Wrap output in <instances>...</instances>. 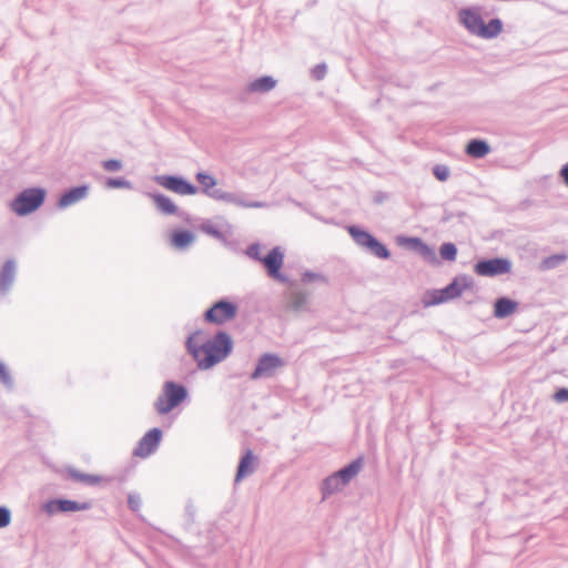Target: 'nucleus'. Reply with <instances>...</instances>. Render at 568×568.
<instances>
[{
	"label": "nucleus",
	"mask_w": 568,
	"mask_h": 568,
	"mask_svg": "<svg viewBox=\"0 0 568 568\" xmlns=\"http://www.w3.org/2000/svg\"><path fill=\"white\" fill-rule=\"evenodd\" d=\"M202 335L203 331L200 328L190 333L184 341V347L200 371H209L224 362L233 353L234 341L225 329H217L200 342L199 337Z\"/></svg>",
	"instance_id": "nucleus-1"
},
{
	"label": "nucleus",
	"mask_w": 568,
	"mask_h": 568,
	"mask_svg": "<svg viewBox=\"0 0 568 568\" xmlns=\"http://www.w3.org/2000/svg\"><path fill=\"white\" fill-rule=\"evenodd\" d=\"M197 183L195 195L201 193L209 199L232 204L243 209H264L268 203L264 201H248L245 192H227L217 187L219 181L215 175L209 171L200 170L194 175Z\"/></svg>",
	"instance_id": "nucleus-2"
},
{
	"label": "nucleus",
	"mask_w": 568,
	"mask_h": 568,
	"mask_svg": "<svg viewBox=\"0 0 568 568\" xmlns=\"http://www.w3.org/2000/svg\"><path fill=\"white\" fill-rule=\"evenodd\" d=\"M459 23L473 36L485 40L496 39L504 29V22L500 18H491L485 22L481 16V7L469 6L459 9Z\"/></svg>",
	"instance_id": "nucleus-3"
},
{
	"label": "nucleus",
	"mask_w": 568,
	"mask_h": 568,
	"mask_svg": "<svg viewBox=\"0 0 568 568\" xmlns=\"http://www.w3.org/2000/svg\"><path fill=\"white\" fill-rule=\"evenodd\" d=\"M365 464L363 455L357 456L339 469L333 471L320 483V493L322 500L341 493L351 481L357 477Z\"/></svg>",
	"instance_id": "nucleus-4"
},
{
	"label": "nucleus",
	"mask_w": 568,
	"mask_h": 568,
	"mask_svg": "<svg viewBox=\"0 0 568 568\" xmlns=\"http://www.w3.org/2000/svg\"><path fill=\"white\" fill-rule=\"evenodd\" d=\"M186 402H190L189 388L181 382L166 379L153 403V408L158 415L165 416Z\"/></svg>",
	"instance_id": "nucleus-5"
},
{
	"label": "nucleus",
	"mask_w": 568,
	"mask_h": 568,
	"mask_svg": "<svg viewBox=\"0 0 568 568\" xmlns=\"http://www.w3.org/2000/svg\"><path fill=\"white\" fill-rule=\"evenodd\" d=\"M48 191L43 186H29L20 191L9 203L10 210L19 217L37 212L45 202Z\"/></svg>",
	"instance_id": "nucleus-6"
},
{
	"label": "nucleus",
	"mask_w": 568,
	"mask_h": 568,
	"mask_svg": "<svg viewBox=\"0 0 568 568\" xmlns=\"http://www.w3.org/2000/svg\"><path fill=\"white\" fill-rule=\"evenodd\" d=\"M354 243L366 253L386 261L392 256L390 250L371 231L359 224H349L346 227Z\"/></svg>",
	"instance_id": "nucleus-7"
},
{
	"label": "nucleus",
	"mask_w": 568,
	"mask_h": 568,
	"mask_svg": "<svg viewBox=\"0 0 568 568\" xmlns=\"http://www.w3.org/2000/svg\"><path fill=\"white\" fill-rule=\"evenodd\" d=\"M239 303L227 296L213 302L202 314V320L206 324L222 326L236 318L239 314Z\"/></svg>",
	"instance_id": "nucleus-8"
},
{
	"label": "nucleus",
	"mask_w": 568,
	"mask_h": 568,
	"mask_svg": "<svg viewBox=\"0 0 568 568\" xmlns=\"http://www.w3.org/2000/svg\"><path fill=\"white\" fill-rule=\"evenodd\" d=\"M285 252L282 246L276 245L273 246L262 260V264L266 270V274L273 281H276L281 284H285L290 287L295 286V282L292 281L286 274L282 272L284 266Z\"/></svg>",
	"instance_id": "nucleus-9"
},
{
	"label": "nucleus",
	"mask_w": 568,
	"mask_h": 568,
	"mask_svg": "<svg viewBox=\"0 0 568 568\" xmlns=\"http://www.w3.org/2000/svg\"><path fill=\"white\" fill-rule=\"evenodd\" d=\"M513 268V262L505 256L480 257L473 270L475 274L483 277H497L509 274Z\"/></svg>",
	"instance_id": "nucleus-10"
},
{
	"label": "nucleus",
	"mask_w": 568,
	"mask_h": 568,
	"mask_svg": "<svg viewBox=\"0 0 568 568\" xmlns=\"http://www.w3.org/2000/svg\"><path fill=\"white\" fill-rule=\"evenodd\" d=\"M91 507L92 503L89 500L78 501L63 496L49 498L41 505L42 511L48 516L89 510Z\"/></svg>",
	"instance_id": "nucleus-11"
},
{
	"label": "nucleus",
	"mask_w": 568,
	"mask_h": 568,
	"mask_svg": "<svg viewBox=\"0 0 568 568\" xmlns=\"http://www.w3.org/2000/svg\"><path fill=\"white\" fill-rule=\"evenodd\" d=\"M285 365V361L276 353H263L256 359L253 371L250 373L251 381L270 378L276 371Z\"/></svg>",
	"instance_id": "nucleus-12"
},
{
	"label": "nucleus",
	"mask_w": 568,
	"mask_h": 568,
	"mask_svg": "<svg viewBox=\"0 0 568 568\" xmlns=\"http://www.w3.org/2000/svg\"><path fill=\"white\" fill-rule=\"evenodd\" d=\"M163 189L179 195H195L196 184L182 174H160L153 178Z\"/></svg>",
	"instance_id": "nucleus-13"
},
{
	"label": "nucleus",
	"mask_w": 568,
	"mask_h": 568,
	"mask_svg": "<svg viewBox=\"0 0 568 568\" xmlns=\"http://www.w3.org/2000/svg\"><path fill=\"white\" fill-rule=\"evenodd\" d=\"M396 242L399 246L409 250L430 264H438L435 248L419 236L398 235Z\"/></svg>",
	"instance_id": "nucleus-14"
},
{
	"label": "nucleus",
	"mask_w": 568,
	"mask_h": 568,
	"mask_svg": "<svg viewBox=\"0 0 568 568\" xmlns=\"http://www.w3.org/2000/svg\"><path fill=\"white\" fill-rule=\"evenodd\" d=\"M163 430L160 427H152L139 439L132 455L139 458H148L155 454L163 439Z\"/></svg>",
	"instance_id": "nucleus-15"
},
{
	"label": "nucleus",
	"mask_w": 568,
	"mask_h": 568,
	"mask_svg": "<svg viewBox=\"0 0 568 568\" xmlns=\"http://www.w3.org/2000/svg\"><path fill=\"white\" fill-rule=\"evenodd\" d=\"M91 185L89 183H81L72 185L63 190L57 199L55 207L58 210H65L89 196Z\"/></svg>",
	"instance_id": "nucleus-16"
},
{
	"label": "nucleus",
	"mask_w": 568,
	"mask_h": 568,
	"mask_svg": "<svg viewBox=\"0 0 568 568\" xmlns=\"http://www.w3.org/2000/svg\"><path fill=\"white\" fill-rule=\"evenodd\" d=\"M474 286V278L467 274H458L442 287V292L447 302L456 300L463 295L466 290Z\"/></svg>",
	"instance_id": "nucleus-17"
},
{
	"label": "nucleus",
	"mask_w": 568,
	"mask_h": 568,
	"mask_svg": "<svg viewBox=\"0 0 568 568\" xmlns=\"http://www.w3.org/2000/svg\"><path fill=\"white\" fill-rule=\"evenodd\" d=\"M257 464V458L254 455L253 450L247 448L242 456L236 466V471L234 476V483L237 484L245 479L247 476L254 473Z\"/></svg>",
	"instance_id": "nucleus-18"
},
{
	"label": "nucleus",
	"mask_w": 568,
	"mask_h": 568,
	"mask_svg": "<svg viewBox=\"0 0 568 568\" xmlns=\"http://www.w3.org/2000/svg\"><path fill=\"white\" fill-rule=\"evenodd\" d=\"M519 302L509 296H499L494 301L493 315L498 320H505L514 315L519 308Z\"/></svg>",
	"instance_id": "nucleus-19"
},
{
	"label": "nucleus",
	"mask_w": 568,
	"mask_h": 568,
	"mask_svg": "<svg viewBox=\"0 0 568 568\" xmlns=\"http://www.w3.org/2000/svg\"><path fill=\"white\" fill-rule=\"evenodd\" d=\"M145 195L153 201L156 210L161 214L170 216V215H175V213H179V206L166 194L161 193L159 191H153V192H145Z\"/></svg>",
	"instance_id": "nucleus-20"
},
{
	"label": "nucleus",
	"mask_w": 568,
	"mask_h": 568,
	"mask_svg": "<svg viewBox=\"0 0 568 568\" xmlns=\"http://www.w3.org/2000/svg\"><path fill=\"white\" fill-rule=\"evenodd\" d=\"M17 274V262L14 258H8L1 266L0 270V293L2 295L8 294L16 280Z\"/></svg>",
	"instance_id": "nucleus-21"
},
{
	"label": "nucleus",
	"mask_w": 568,
	"mask_h": 568,
	"mask_svg": "<svg viewBox=\"0 0 568 568\" xmlns=\"http://www.w3.org/2000/svg\"><path fill=\"white\" fill-rule=\"evenodd\" d=\"M195 234L184 227H175L170 233V244L178 251L189 248L195 242Z\"/></svg>",
	"instance_id": "nucleus-22"
},
{
	"label": "nucleus",
	"mask_w": 568,
	"mask_h": 568,
	"mask_svg": "<svg viewBox=\"0 0 568 568\" xmlns=\"http://www.w3.org/2000/svg\"><path fill=\"white\" fill-rule=\"evenodd\" d=\"M464 151L469 158L479 160L491 152V146L486 139L473 138L467 141Z\"/></svg>",
	"instance_id": "nucleus-23"
},
{
	"label": "nucleus",
	"mask_w": 568,
	"mask_h": 568,
	"mask_svg": "<svg viewBox=\"0 0 568 568\" xmlns=\"http://www.w3.org/2000/svg\"><path fill=\"white\" fill-rule=\"evenodd\" d=\"M199 231L202 233L217 240L221 242L225 247H229L231 250H234V242L230 241L227 236L224 234V232L215 225L212 220L210 219H202L201 224L199 225Z\"/></svg>",
	"instance_id": "nucleus-24"
},
{
	"label": "nucleus",
	"mask_w": 568,
	"mask_h": 568,
	"mask_svg": "<svg viewBox=\"0 0 568 568\" xmlns=\"http://www.w3.org/2000/svg\"><path fill=\"white\" fill-rule=\"evenodd\" d=\"M277 84V80L273 75L264 74L250 81L246 85L245 93H267Z\"/></svg>",
	"instance_id": "nucleus-25"
},
{
	"label": "nucleus",
	"mask_w": 568,
	"mask_h": 568,
	"mask_svg": "<svg viewBox=\"0 0 568 568\" xmlns=\"http://www.w3.org/2000/svg\"><path fill=\"white\" fill-rule=\"evenodd\" d=\"M447 303L442 288H428L422 296V304L424 307L437 306Z\"/></svg>",
	"instance_id": "nucleus-26"
},
{
	"label": "nucleus",
	"mask_w": 568,
	"mask_h": 568,
	"mask_svg": "<svg viewBox=\"0 0 568 568\" xmlns=\"http://www.w3.org/2000/svg\"><path fill=\"white\" fill-rule=\"evenodd\" d=\"M310 293L305 290H295L292 292L288 305L290 308L296 312L304 311L307 306Z\"/></svg>",
	"instance_id": "nucleus-27"
},
{
	"label": "nucleus",
	"mask_w": 568,
	"mask_h": 568,
	"mask_svg": "<svg viewBox=\"0 0 568 568\" xmlns=\"http://www.w3.org/2000/svg\"><path fill=\"white\" fill-rule=\"evenodd\" d=\"M104 187L110 190L125 189L132 190L133 184L124 176H108L104 181Z\"/></svg>",
	"instance_id": "nucleus-28"
},
{
	"label": "nucleus",
	"mask_w": 568,
	"mask_h": 568,
	"mask_svg": "<svg viewBox=\"0 0 568 568\" xmlns=\"http://www.w3.org/2000/svg\"><path fill=\"white\" fill-rule=\"evenodd\" d=\"M458 250L455 243L444 242L439 246V256L443 261L455 262L457 258Z\"/></svg>",
	"instance_id": "nucleus-29"
},
{
	"label": "nucleus",
	"mask_w": 568,
	"mask_h": 568,
	"mask_svg": "<svg viewBox=\"0 0 568 568\" xmlns=\"http://www.w3.org/2000/svg\"><path fill=\"white\" fill-rule=\"evenodd\" d=\"M301 281L304 284H313V283H318V284H323V285L328 284V278L323 273L315 272L312 270H305L301 274Z\"/></svg>",
	"instance_id": "nucleus-30"
},
{
	"label": "nucleus",
	"mask_w": 568,
	"mask_h": 568,
	"mask_svg": "<svg viewBox=\"0 0 568 568\" xmlns=\"http://www.w3.org/2000/svg\"><path fill=\"white\" fill-rule=\"evenodd\" d=\"M142 506V498L141 495L136 491H131L128 494V507L129 509L136 515V517L144 521L143 515L140 513Z\"/></svg>",
	"instance_id": "nucleus-31"
},
{
	"label": "nucleus",
	"mask_w": 568,
	"mask_h": 568,
	"mask_svg": "<svg viewBox=\"0 0 568 568\" xmlns=\"http://www.w3.org/2000/svg\"><path fill=\"white\" fill-rule=\"evenodd\" d=\"M0 383H2L3 386L9 390L14 388V381L10 369L2 361H0Z\"/></svg>",
	"instance_id": "nucleus-32"
},
{
	"label": "nucleus",
	"mask_w": 568,
	"mask_h": 568,
	"mask_svg": "<svg viewBox=\"0 0 568 568\" xmlns=\"http://www.w3.org/2000/svg\"><path fill=\"white\" fill-rule=\"evenodd\" d=\"M566 258H567L566 254L549 255L542 260L541 268L542 270H552V268L559 266L562 262H565Z\"/></svg>",
	"instance_id": "nucleus-33"
},
{
	"label": "nucleus",
	"mask_w": 568,
	"mask_h": 568,
	"mask_svg": "<svg viewBox=\"0 0 568 568\" xmlns=\"http://www.w3.org/2000/svg\"><path fill=\"white\" fill-rule=\"evenodd\" d=\"M261 250H262L261 243L260 242H253L250 245H247V247L245 248L244 253L251 260L261 263L262 260H263V256H264V255L261 254Z\"/></svg>",
	"instance_id": "nucleus-34"
},
{
	"label": "nucleus",
	"mask_w": 568,
	"mask_h": 568,
	"mask_svg": "<svg viewBox=\"0 0 568 568\" xmlns=\"http://www.w3.org/2000/svg\"><path fill=\"white\" fill-rule=\"evenodd\" d=\"M101 166L106 172H120L123 169V162L120 159H106L101 161Z\"/></svg>",
	"instance_id": "nucleus-35"
},
{
	"label": "nucleus",
	"mask_w": 568,
	"mask_h": 568,
	"mask_svg": "<svg viewBox=\"0 0 568 568\" xmlns=\"http://www.w3.org/2000/svg\"><path fill=\"white\" fill-rule=\"evenodd\" d=\"M432 173L439 182H445L450 176V170L445 164H435L432 169Z\"/></svg>",
	"instance_id": "nucleus-36"
},
{
	"label": "nucleus",
	"mask_w": 568,
	"mask_h": 568,
	"mask_svg": "<svg viewBox=\"0 0 568 568\" xmlns=\"http://www.w3.org/2000/svg\"><path fill=\"white\" fill-rule=\"evenodd\" d=\"M326 73H327V64L325 62L315 64L311 70L312 78L317 81L323 80L325 78Z\"/></svg>",
	"instance_id": "nucleus-37"
},
{
	"label": "nucleus",
	"mask_w": 568,
	"mask_h": 568,
	"mask_svg": "<svg viewBox=\"0 0 568 568\" xmlns=\"http://www.w3.org/2000/svg\"><path fill=\"white\" fill-rule=\"evenodd\" d=\"M551 398L558 404L568 403V388L557 387L552 393Z\"/></svg>",
	"instance_id": "nucleus-38"
},
{
	"label": "nucleus",
	"mask_w": 568,
	"mask_h": 568,
	"mask_svg": "<svg viewBox=\"0 0 568 568\" xmlns=\"http://www.w3.org/2000/svg\"><path fill=\"white\" fill-rule=\"evenodd\" d=\"M11 510L7 506H0V528H6L11 523Z\"/></svg>",
	"instance_id": "nucleus-39"
},
{
	"label": "nucleus",
	"mask_w": 568,
	"mask_h": 568,
	"mask_svg": "<svg viewBox=\"0 0 568 568\" xmlns=\"http://www.w3.org/2000/svg\"><path fill=\"white\" fill-rule=\"evenodd\" d=\"M67 474L71 480L83 484L85 473H83L72 466H69V467H67Z\"/></svg>",
	"instance_id": "nucleus-40"
},
{
	"label": "nucleus",
	"mask_w": 568,
	"mask_h": 568,
	"mask_svg": "<svg viewBox=\"0 0 568 568\" xmlns=\"http://www.w3.org/2000/svg\"><path fill=\"white\" fill-rule=\"evenodd\" d=\"M103 481V477L94 474H87L84 476L83 484L87 486H97Z\"/></svg>",
	"instance_id": "nucleus-41"
},
{
	"label": "nucleus",
	"mask_w": 568,
	"mask_h": 568,
	"mask_svg": "<svg viewBox=\"0 0 568 568\" xmlns=\"http://www.w3.org/2000/svg\"><path fill=\"white\" fill-rule=\"evenodd\" d=\"M185 516H186V525L187 526H191L194 524V519H195V508L193 507V505H186L185 507Z\"/></svg>",
	"instance_id": "nucleus-42"
},
{
	"label": "nucleus",
	"mask_w": 568,
	"mask_h": 568,
	"mask_svg": "<svg viewBox=\"0 0 568 568\" xmlns=\"http://www.w3.org/2000/svg\"><path fill=\"white\" fill-rule=\"evenodd\" d=\"M455 216H458V217H463L465 216V212H462V211H458V212H452V211H448V210H445L444 211V215L442 217V222L443 223H447L449 222L452 219H454Z\"/></svg>",
	"instance_id": "nucleus-43"
},
{
	"label": "nucleus",
	"mask_w": 568,
	"mask_h": 568,
	"mask_svg": "<svg viewBox=\"0 0 568 568\" xmlns=\"http://www.w3.org/2000/svg\"><path fill=\"white\" fill-rule=\"evenodd\" d=\"M175 216H178L179 219H181L183 222H185L187 224H192V221H193L192 215L189 212H186L180 207H179V213H175Z\"/></svg>",
	"instance_id": "nucleus-44"
},
{
	"label": "nucleus",
	"mask_w": 568,
	"mask_h": 568,
	"mask_svg": "<svg viewBox=\"0 0 568 568\" xmlns=\"http://www.w3.org/2000/svg\"><path fill=\"white\" fill-rule=\"evenodd\" d=\"M559 178L562 181V183L568 187V162L560 168Z\"/></svg>",
	"instance_id": "nucleus-45"
},
{
	"label": "nucleus",
	"mask_w": 568,
	"mask_h": 568,
	"mask_svg": "<svg viewBox=\"0 0 568 568\" xmlns=\"http://www.w3.org/2000/svg\"><path fill=\"white\" fill-rule=\"evenodd\" d=\"M388 199V194L386 192H377L375 195H374V203L376 204H382L385 200Z\"/></svg>",
	"instance_id": "nucleus-46"
}]
</instances>
